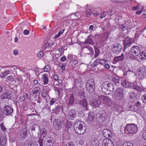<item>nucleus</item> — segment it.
I'll use <instances>...</instances> for the list:
<instances>
[{
	"mask_svg": "<svg viewBox=\"0 0 146 146\" xmlns=\"http://www.w3.org/2000/svg\"><path fill=\"white\" fill-rule=\"evenodd\" d=\"M101 89L102 92L107 95L112 94L114 91L113 84L108 81H106L102 84Z\"/></svg>",
	"mask_w": 146,
	"mask_h": 146,
	"instance_id": "nucleus-1",
	"label": "nucleus"
},
{
	"mask_svg": "<svg viewBox=\"0 0 146 146\" xmlns=\"http://www.w3.org/2000/svg\"><path fill=\"white\" fill-rule=\"evenodd\" d=\"M74 129L75 131L78 134L82 135L85 132L84 123L81 121H77L74 125Z\"/></svg>",
	"mask_w": 146,
	"mask_h": 146,
	"instance_id": "nucleus-2",
	"label": "nucleus"
},
{
	"mask_svg": "<svg viewBox=\"0 0 146 146\" xmlns=\"http://www.w3.org/2000/svg\"><path fill=\"white\" fill-rule=\"evenodd\" d=\"M68 123V122L66 119L64 118L61 121L59 119H55L53 122L54 128L56 130H60L62 127L64 125L66 126Z\"/></svg>",
	"mask_w": 146,
	"mask_h": 146,
	"instance_id": "nucleus-3",
	"label": "nucleus"
},
{
	"mask_svg": "<svg viewBox=\"0 0 146 146\" xmlns=\"http://www.w3.org/2000/svg\"><path fill=\"white\" fill-rule=\"evenodd\" d=\"M96 117L97 121L103 122L106 120L107 115L105 111L103 110H100L97 112L96 114Z\"/></svg>",
	"mask_w": 146,
	"mask_h": 146,
	"instance_id": "nucleus-4",
	"label": "nucleus"
},
{
	"mask_svg": "<svg viewBox=\"0 0 146 146\" xmlns=\"http://www.w3.org/2000/svg\"><path fill=\"white\" fill-rule=\"evenodd\" d=\"M47 131L46 129L44 128L42 129L40 131V137L38 139L37 141L38 142L40 146H43V138L45 137L47 134Z\"/></svg>",
	"mask_w": 146,
	"mask_h": 146,
	"instance_id": "nucleus-5",
	"label": "nucleus"
},
{
	"mask_svg": "<svg viewBox=\"0 0 146 146\" xmlns=\"http://www.w3.org/2000/svg\"><path fill=\"white\" fill-rule=\"evenodd\" d=\"M115 92V98L118 100H121L125 95V93L123 92V90L121 88H117Z\"/></svg>",
	"mask_w": 146,
	"mask_h": 146,
	"instance_id": "nucleus-6",
	"label": "nucleus"
},
{
	"mask_svg": "<svg viewBox=\"0 0 146 146\" xmlns=\"http://www.w3.org/2000/svg\"><path fill=\"white\" fill-rule=\"evenodd\" d=\"M137 131V127L136 125L134 124H128V133L133 134Z\"/></svg>",
	"mask_w": 146,
	"mask_h": 146,
	"instance_id": "nucleus-7",
	"label": "nucleus"
},
{
	"mask_svg": "<svg viewBox=\"0 0 146 146\" xmlns=\"http://www.w3.org/2000/svg\"><path fill=\"white\" fill-rule=\"evenodd\" d=\"M54 143L53 138L52 137H48L44 141V144L45 146H53Z\"/></svg>",
	"mask_w": 146,
	"mask_h": 146,
	"instance_id": "nucleus-8",
	"label": "nucleus"
},
{
	"mask_svg": "<svg viewBox=\"0 0 146 146\" xmlns=\"http://www.w3.org/2000/svg\"><path fill=\"white\" fill-rule=\"evenodd\" d=\"M76 112L74 109L70 110L68 112L67 117L70 119L74 120L76 117Z\"/></svg>",
	"mask_w": 146,
	"mask_h": 146,
	"instance_id": "nucleus-9",
	"label": "nucleus"
},
{
	"mask_svg": "<svg viewBox=\"0 0 146 146\" xmlns=\"http://www.w3.org/2000/svg\"><path fill=\"white\" fill-rule=\"evenodd\" d=\"M130 52L133 56H137L140 53V49L138 46H134L131 48Z\"/></svg>",
	"mask_w": 146,
	"mask_h": 146,
	"instance_id": "nucleus-10",
	"label": "nucleus"
},
{
	"mask_svg": "<svg viewBox=\"0 0 146 146\" xmlns=\"http://www.w3.org/2000/svg\"><path fill=\"white\" fill-rule=\"evenodd\" d=\"M13 111V110L12 107L7 105L5 106L3 109L4 113L7 115H11Z\"/></svg>",
	"mask_w": 146,
	"mask_h": 146,
	"instance_id": "nucleus-11",
	"label": "nucleus"
},
{
	"mask_svg": "<svg viewBox=\"0 0 146 146\" xmlns=\"http://www.w3.org/2000/svg\"><path fill=\"white\" fill-rule=\"evenodd\" d=\"M103 133L104 137L107 138H110L112 136V134L111 131L107 129H105L103 130Z\"/></svg>",
	"mask_w": 146,
	"mask_h": 146,
	"instance_id": "nucleus-12",
	"label": "nucleus"
},
{
	"mask_svg": "<svg viewBox=\"0 0 146 146\" xmlns=\"http://www.w3.org/2000/svg\"><path fill=\"white\" fill-rule=\"evenodd\" d=\"M98 98L99 100H100L101 102L102 101L104 103L107 104L109 103L111 101V100L108 97L103 96L100 95L98 96Z\"/></svg>",
	"mask_w": 146,
	"mask_h": 146,
	"instance_id": "nucleus-13",
	"label": "nucleus"
},
{
	"mask_svg": "<svg viewBox=\"0 0 146 146\" xmlns=\"http://www.w3.org/2000/svg\"><path fill=\"white\" fill-rule=\"evenodd\" d=\"M122 49V46L120 44H115L113 45V51L115 53L118 54L120 52L121 50Z\"/></svg>",
	"mask_w": 146,
	"mask_h": 146,
	"instance_id": "nucleus-14",
	"label": "nucleus"
},
{
	"mask_svg": "<svg viewBox=\"0 0 146 146\" xmlns=\"http://www.w3.org/2000/svg\"><path fill=\"white\" fill-rule=\"evenodd\" d=\"M102 146H114L112 141L109 139H104L102 142Z\"/></svg>",
	"mask_w": 146,
	"mask_h": 146,
	"instance_id": "nucleus-15",
	"label": "nucleus"
},
{
	"mask_svg": "<svg viewBox=\"0 0 146 146\" xmlns=\"http://www.w3.org/2000/svg\"><path fill=\"white\" fill-rule=\"evenodd\" d=\"M11 94V93L9 92H4L0 95V99L2 100L6 99H9Z\"/></svg>",
	"mask_w": 146,
	"mask_h": 146,
	"instance_id": "nucleus-16",
	"label": "nucleus"
},
{
	"mask_svg": "<svg viewBox=\"0 0 146 146\" xmlns=\"http://www.w3.org/2000/svg\"><path fill=\"white\" fill-rule=\"evenodd\" d=\"M20 135L21 138L25 139L28 135V132L26 128L22 129L20 131Z\"/></svg>",
	"mask_w": 146,
	"mask_h": 146,
	"instance_id": "nucleus-17",
	"label": "nucleus"
},
{
	"mask_svg": "<svg viewBox=\"0 0 146 146\" xmlns=\"http://www.w3.org/2000/svg\"><path fill=\"white\" fill-rule=\"evenodd\" d=\"M79 104L81 106L84 107L86 110H88V104L87 101L85 99H82L79 100Z\"/></svg>",
	"mask_w": 146,
	"mask_h": 146,
	"instance_id": "nucleus-18",
	"label": "nucleus"
},
{
	"mask_svg": "<svg viewBox=\"0 0 146 146\" xmlns=\"http://www.w3.org/2000/svg\"><path fill=\"white\" fill-rule=\"evenodd\" d=\"M138 75L142 77L145 74V66L143 67H140L138 70Z\"/></svg>",
	"mask_w": 146,
	"mask_h": 146,
	"instance_id": "nucleus-19",
	"label": "nucleus"
},
{
	"mask_svg": "<svg viewBox=\"0 0 146 146\" xmlns=\"http://www.w3.org/2000/svg\"><path fill=\"white\" fill-rule=\"evenodd\" d=\"M133 89L137 90L138 91L141 92L142 90L141 87L137 85H134L133 83H129L128 82V88L131 89L132 87Z\"/></svg>",
	"mask_w": 146,
	"mask_h": 146,
	"instance_id": "nucleus-20",
	"label": "nucleus"
},
{
	"mask_svg": "<svg viewBox=\"0 0 146 146\" xmlns=\"http://www.w3.org/2000/svg\"><path fill=\"white\" fill-rule=\"evenodd\" d=\"M69 64L70 67L71 68H77L78 67V63L75 60H73L70 61Z\"/></svg>",
	"mask_w": 146,
	"mask_h": 146,
	"instance_id": "nucleus-21",
	"label": "nucleus"
},
{
	"mask_svg": "<svg viewBox=\"0 0 146 146\" xmlns=\"http://www.w3.org/2000/svg\"><path fill=\"white\" fill-rule=\"evenodd\" d=\"M128 104L129 106V110L133 111H135V110L134 106V102L133 100H129Z\"/></svg>",
	"mask_w": 146,
	"mask_h": 146,
	"instance_id": "nucleus-22",
	"label": "nucleus"
},
{
	"mask_svg": "<svg viewBox=\"0 0 146 146\" xmlns=\"http://www.w3.org/2000/svg\"><path fill=\"white\" fill-rule=\"evenodd\" d=\"M86 90L89 92L93 93V94L95 95L94 90H95V86L93 85H86Z\"/></svg>",
	"mask_w": 146,
	"mask_h": 146,
	"instance_id": "nucleus-23",
	"label": "nucleus"
},
{
	"mask_svg": "<svg viewBox=\"0 0 146 146\" xmlns=\"http://www.w3.org/2000/svg\"><path fill=\"white\" fill-rule=\"evenodd\" d=\"M61 106L58 105L55 106V107L52 110L53 113L55 114H58L59 113L60 110H61Z\"/></svg>",
	"mask_w": 146,
	"mask_h": 146,
	"instance_id": "nucleus-24",
	"label": "nucleus"
},
{
	"mask_svg": "<svg viewBox=\"0 0 146 146\" xmlns=\"http://www.w3.org/2000/svg\"><path fill=\"white\" fill-rule=\"evenodd\" d=\"M101 102L100 100L98 99H98L95 100H93L91 103L92 105L94 107H98L100 106Z\"/></svg>",
	"mask_w": 146,
	"mask_h": 146,
	"instance_id": "nucleus-25",
	"label": "nucleus"
},
{
	"mask_svg": "<svg viewBox=\"0 0 146 146\" xmlns=\"http://www.w3.org/2000/svg\"><path fill=\"white\" fill-rule=\"evenodd\" d=\"M90 144L92 146H94L95 145L96 146L98 145V141L95 138H92L90 141Z\"/></svg>",
	"mask_w": 146,
	"mask_h": 146,
	"instance_id": "nucleus-26",
	"label": "nucleus"
},
{
	"mask_svg": "<svg viewBox=\"0 0 146 146\" xmlns=\"http://www.w3.org/2000/svg\"><path fill=\"white\" fill-rule=\"evenodd\" d=\"M40 88L39 87L35 88L32 90V92L34 95H36L37 94H40Z\"/></svg>",
	"mask_w": 146,
	"mask_h": 146,
	"instance_id": "nucleus-27",
	"label": "nucleus"
},
{
	"mask_svg": "<svg viewBox=\"0 0 146 146\" xmlns=\"http://www.w3.org/2000/svg\"><path fill=\"white\" fill-rule=\"evenodd\" d=\"M123 60V54H122L121 56L115 57L113 59L114 62H116L119 61H122Z\"/></svg>",
	"mask_w": 146,
	"mask_h": 146,
	"instance_id": "nucleus-28",
	"label": "nucleus"
},
{
	"mask_svg": "<svg viewBox=\"0 0 146 146\" xmlns=\"http://www.w3.org/2000/svg\"><path fill=\"white\" fill-rule=\"evenodd\" d=\"M77 97L78 98L84 99L85 97V93L83 91H80L78 92L77 94Z\"/></svg>",
	"mask_w": 146,
	"mask_h": 146,
	"instance_id": "nucleus-29",
	"label": "nucleus"
},
{
	"mask_svg": "<svg viewBox=\"0 0 146 146\" xmlns=\"http://www.w3.org/2000/svg\"><path fill=\"white\" fill-rule=\"evenodd\" d=\"M86 85L95 86L94 80L92 78L89 79L87 81Z\"/></svg>",
	"mask_w": 146,
	"mask_h": 146,
	"instance_id": "nucleus-30",
	"label": "nucleus"
},
{
	"mask_svg": "<svg viewBox=\"0 0 146 146\" xmlns=\"http://www.w3.org/2000/svg\"><path fill=\"white\" fill-rule=\"evenodd\" d=\"M136 96V94L134 91H131L129 93V96L131 100H133Z\"/></svg>",
	"mask_w": 146,
	"mask_h": 146,
	"instance_id": "nucleus-31",
	"label": "nucleus"
},
{
	"mask_svg": "<svg viewBox=\"0 0 146 146\" xmlns=\"http://www.w3.org/2000/svg\"><path fill=\"white\" fill-rule=\"evenodd\" d=\"M38 126L36 125H33L30 127V130H31L32 133H34L36 130L38 129Z\"/></svg>",
	"mask_w": 146,
	"mask_h": 146,
	"instance_id": "nucleus-32",
	"label": "nucleus"
},
{
	"mask_svg": "<svg viewBox=\"0 0 146 146\" xmlns=\"http://www.w3.org/2000/svg\"><path fill=\"white\" fill-rule=\"evenodd\" d=\"M86 43L90 44H94L93 40H92L91 36H88V39L86 41Z\"/></svg>",
	"mask_w": 146,
	"mask_h": 146,
	"instance_id": "nucleus-33",
	"label": "nucleus"
},
{
	"mask_svg": "<svg viewBox=\"0 0 146 146\" xmlns=\"http://www.w3.org/2000/svg\"><path fill=\"white\" fill-rule=\"evenodd\" d=\"M92 113H90L88 114V119H87V121L89 122H92L94 120V117Z\"/></svg>",
	"mask_w": 146,
	"mask_h": 146,
	"instance_id": "nucleus-34",
	"label": "nucleus"
},
{
	"mask_svg": "<svg viewBox=\"0 0 146 146\" xmlns=\"http://www.w3.org/2000/svg\"><path fill=\"white\" fill-rule=\"evenodd\" d=\"M63 137L66 140H68L70 139L69 134L67 131L64 132L63 134Z\"/></svg>",
	"mask_w": 146,
	"mask_h": 146,
	"instance_id": "nucleus-35",
	"label": "nucleus"
},
{
	"mask_svg": "<svg viewBox=\"0 0 146 146\" xmlns=\"http://www.w3.org/2000/svg\"><path fill=\"white\" fill-rule=\"evenodd\" d=\"M74 98L72 94H71L70 96L69 100V104L70 105H72L74 102Z\"/></svg>",
	"mask_w": 146,
	"mask_h": 146,
	"instance_id": "nucleus-36",
	"label": "nucleus"
},
{
	"mask_svg": "<svg viewBox=\"0 0 146 146\" xmlns=\"http://www.w3.org/2000/svg\"><path fill=\"white\" fill-rule=\"evenodd\" d=\"M0 142L1 145L3 146L5 145L6 143V140L4 137H0Z\"/></svg>",
	"mask_w": 146,
	"mask_h": 146,
	"instance_id": "nucleus-37",
	"label": "nucleus"
},
{
	"mask_svg": "<svg viewBox=\"0 0 146 146\" xmlns=\"http://www.w3.org/2000/svg\"><path fill=\"white\" fill-rule=\"evenodd\" d=\"M43 80L45 84H48V76L46 74H44L43 75Z\"/></svg>",
	"mask_w": 146,
	"mask_h": 146,
	"instance_id": "nucleus-38",
	"label": "nucleus"
},
{
	"mask_svg": "<svg viewBox=\"0 0 146 146\" xmlns=\"http://www.w3.org/2000/svg\"><path fill=\"white\" fill-rule=\"evenodd\" d=\"M94 50L95 52V54L94 55V56L95 58H96L100 54V50L99 49V48L97 47L95 48Z\"/></svg>",
	"mask_w": 146,
	"mask_h": 146,
	"instance_id": "nucleus-39",
	"label": "nucleus"
},
{
	"mask_svg": "<svg viewBox=\"0 0 146 146\" xmlns=\"http://www.w3.org/2000/svg\"><path fill=\"white\" fill-rule=\"evenodd\" d=\"M128 81L126 79L123 80L121 81V84L125 88H127L128 86Z\"/></svg>",
	"mask_w": 146,
	"mask_h": 146,
	"instance_id": "nucleus-40",
	"label": "nucleus"
},
{
	"mask_svg": "<svg viewBox=\"0 0 146 146\" xmlns=\"http://www.w3.org/2000/svg\"><path fill=\"white\" fill-rule=\"evenodd\" d=\"M123 41L124 46L123 51L124 52H125V49L127 48L128 46V40L126 39H125L123 40Z\"/></svg>",
	"mask_w": 146,
	"mask_h": 146,
	"instance_id": "nucleus-41",
	"label": "nucleus"
},
{
	"mask_svg": "<svg viewBox=\"0 0 146 146\" xmlns=\"http://www.w3.org/2000/svg\"><path fill=\"white\" fill-rule=\"evenodd\" d=\"M3 72H1V74H0V76L2 78H4L10 73V72L9 70H7L5 72L3 71Z\"/></svg>",
	"mask_w": 146,
	"mask_h": 146,
	"instance_id": "nucleus-42",
	"label": "nucleus"
},
{
	"mask_svg": "<svg viewBox=\"0 0 146 146\" xmlns=\"http://www.w3.org/2000/svg\"><path fill=\"white\" fill-rule=\"evenodd\" d=\"M48 95V92L46 90H43L42 91L41 93V95L43 98L46 97Z\"/></svg>",
	"mask_w": 146,
	"mask_h": 146,
	"instance_id": "nucleus-43",
	"label": "nucleus"
},
{
	"mask_svg": "<svg viewBox=\"0 0 146 146\" xmlns=\"http://www.w3.org/2000/svg\"><path fill=\"white\" fill-rule=\"evenodd\" d=\"M84 49L87 54H90V52H92L93 50V49L91 47H86Z\"/></svg>",
	"mask_w": 146,
	"mask_h": 146,
	"instance_id": "nucleus-44",
	"label": "nucleus"
},
{
	"mask_svg": "<svg viewBox=\"0 0 146 146\" xmlns=\"http://www.w3.org/2000/svg\"><path fill=\"white\" fill-rule=\"evenodd\" d=\"M44 53L43 51H40L37 54V57L38 58H42L44 55Z\"/></svg>",
	"mask_w": 146,
	"mask_h": 146,
	"instance_id": "nucleus-45",
	"label": "nucleus"
},
{
	"mask_svg": "<svg viewBox=\"0 0 146 146\" xmlns=\"http://www.w3.org/2000/svg\"><path fill=\"white\" fill-rule=\"evenodd\" d=\"M92 12L91 10L88 9H87L86 11V17H89L91 14Z\"/></svg>",
	"mask_w": 146,
	"mask_h": 146,
	"instance_id": "nucleus-46",
	"label": "nucleus"
},
{
	"mask_svg": "<svg viewBox=\"0 0 146 146\" xmlns=\"http://www.w3.org/2000/svg\"><path fill=\"white\" fill-rule=\"evenodd\" d=\"M67 49V48H66V46H62L61 48H59L58 50L59 52H64V50H66Z\"/></svg>",
	"mask_w": 146,
	"mask_h": 146,
	"instance_id": "nucleus-47",
	"label": "nucleus"
},
{
	"mask_svg": "<svg viewBox=\"0 0 146 146\" xmlns=\"http://www.w3.org/2000/svg\"><path fill=\"white\" fill-rule=\"evenodd\" d=\"M3 111L2 109L0 108V121L3 119Z\"/></svg>",
	"mask_w": 146,
	"mask_h": 146,
	"instance_id": "nucleus-48",
	"label": "nucleus"
},
{
	"mask_svg": "<svg viewBox=\"0 0 146 146\" xmlns=\"http://www.w3.org/2000/svg\"><path fill=\"white\" fill-rule=\"evenodd\" d=\"M112 81L115 83V84H117L119 83V79L113 78L112 79Z\"/></svg>",
	"mask_w": 146,
	"mask_h": 146,
	"instance_id": "nucleus-49",
	"label": "nucleus"
},
{
	"mask_svg": "<svg viewBox=\"0 0 146 146\" xmlns=\"http://www.w3.org/2000/svg\"><path fill=\"white\" fill-rule=\"evenodd\" d=\"M56 100H57L56 99L54 98H52L50 101V105L51 106L53 105L55 103Z\"/></svg>",
	"mask_w": 146,
	"mask_h": 146,
	"instance_id": "nucleus-50",
	"label": "nucleus"
},
{
	"mask_svg": "<svg viewBox=\"0 0 146 146\" xmlns=\"http://www.w3.org/2000/svg\"><path fill=\"white\" fill-rule=\"evenodd\" d=\"M135 106L137 107L138 108H140L141 106V102L139 101H138L137 103H135Z\"/></svg>",
	"mask_w": 146,
	"mask_h": 146,
	"instance_id": "nucleus-51",
	"label": "nucleus"
},
{
	"mask_svg": "<svg viewBox=\"0 0 146 146\" xmlns=\"http://www.w3.org/2000/svg\"><path fill=\"white\" fill-rule=\"evenodd\" d=\"M145 53H143V52L141 53L140 56H139V58L141 60H143L144 59H145L146 58H145Z\"/></svg>",
	"mask_w": 146,
	"mask_h": 146,
	"instance_id": "nucleus-52",
	"label": "nucleus"
},
{
	"mask_svg": "<svg viewBox=\"0 0 146 146\" xmlns=\"http://www.w3.org/2000/svg\"><path fill=\"white\" fill-rule=\"evenodd\" d=\"M61 110H62V111H63V113H64L67 110V106H61Z\"/></svg>",
	"mask_w": 146,
	"mask_h": 146,
	"instance_id": "nucleus-53",
	"label": "nucleus"
},
{
	"mask_svg": "<svg viewBox=\"0 0 146 146\" xmlns=\"http://www.w3.org/2000/svg\"><path fill=\"white\" fill-rule=\"evenodd\" d=\"M111 1L113 2L114 3H125V2H126V1H119L118 0H112Z\"/></svg>",
	"mask_w": 146,
	"mask_h": 146,
	"instance_id": "nucleus-54",
	"label": "nucleus"
},
{
	"mask_svg": "<svg viewBox=\"0 0 146 146\" xmlns=\"http://www.w3.org/2000/svg\"><path fill=\"white\" fill-rule=\"evenodd\" d=\"M50 69V66L49 65L46 66L44 68V71L46 72H48V70Z\"/></svg>",
	"mask_w": 146,
	"mask_h": 146,
	"instance_id": "nucleus-55",
	"label": "nucleus"
},
{
	"mask_svg": "<svg viewBox=\"0 0 146 146\" xmlns=\"http://www.w3.org/2000/svg\"><path fill=\"white\" fill-rule=\"evenodd\" d=\"M106 15V13L105 12H103L101 13L100 17V18H102L104 17Z\"/></svg>",
	"mask_w": 146,
	"mask_h": 146,
	"instance_id": "nucleus-56",
	"label": "nucleus"
},
{
	"mask_svg": "<svg viewBox=\"0 0 146 146\" xmlns=\"http://www.w3.org/2000/svg\"><path fill=\"white\" fill-rule=\"evenodd\" d=\"M0 126L2 130L4 131H5L6 130V129L4 126V123H1Z\"/></svg>",
	"mask_w": 146,
	"mask_h": 146,
	"instance_id": "nucleus-57",
	"label": "nucleus"
},
{
	"mask_svg": "<svg viewBox=\"0 0 146 146\" xmlns=\"http://www.w3.org/2000/svg\"><path fill=\"white\" fill-rule=\"evenodd\" d=\"M139 4H137V5L136 6H133L132 8V10H138L139 9Z\"/></svg>",
	"mask_w": 146,
	"mask_h": 146,
	"instance_id": "nucleus-58",
	"label": "nucleus"
},
{
	"mask_svg": "<svg viewBox=\"0 0 146 146\" xmlns=\"http://www.w3.org/2000/svg\"><path fill=\"white\" fill-rule=\"evenodd\" d=\"M141 98L143 103L146 104V94H145L142 96Z\"/></svg>",
	"mask_w": 146,
	"mask_h": 146,
	"instance_id": "nucleus-59",
	"label": "nucleus"
},
{
	"mask_svg": "<svg viewBox=\"0 0 146 146\" xmlns=\"http://www.w3.org/2000/svg\"><path fill=\"white\" fill-rule=\"evenodd\" d=\"M99 62L101 64H104L106 63V61L103 59H100V60H98Z\"/></svg>",
	"mask_w": 146,
	"mask_h": 146,
	"instance_id": "nucleus-60",
	"label": "nucleus"
},
{
	"mask_svg": "<svg viewBox=\"0 0 146 146\" xmlns=\"http://www.w3.org/2000/svg\"><path fill=\"white\" fill-rule=\"evenodd\" d=\"M7 79L10 81H13V80L14 78L13 76H9L7 77Z\"/></svg>",
	"mask_w": 146,
	"mask_h": 146,
	"instance_id": "nucleus-61",
	"label": "nucleus"
},
{
	"mask_svg": "<svg viewBox=\"0 0 146 146\" xmlns=\"http://www.w3.org/2000/svg\"><path fill=\"white\" fill-rule=\"evenodd\" d=\"M54 91L55 92H57L58 95H60L61 90H60V88H56L55 89Z\"/></svg>",
	"mask_w": 146,
	"mask_h": 146,
	"instance_id": "nucleus-62",
	"label": "nucleus"
},
{
	"mask_svg": "<svg viewBox=\"0 0 146 146\" xmlns=\"http://www.w3.org/2000/svg\"><path fill=\"white\" fill-rule=\"evenodd\" d=\"M141 17L143 18H146V10L143 11V13L141 15Z\"/></svg>",
	"mask_w": 146,
	"mask_h": 146,
	"instance_id": "nucleus-63",
	"label": "nucleus"
},
{
	"mask_svg": "<svg viewBox=\"0 0 146 146\" xmlns=\"http://www.w3.org/2000/svg\"><path fill=\"white\" fill-rule=\"evenodd\" d=\"M66 146H75L74 144L71 142L68 143Z\"/></svg>",
	"mask_w": 146,
	"mask_h": 146,
	"instance_id": "nucleus-64",
	"label": "nucleus"
}]
</instances>
